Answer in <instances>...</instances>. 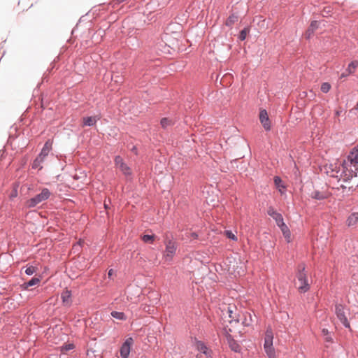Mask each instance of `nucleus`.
<instances>
[{"label":"nucleus","instance_id":"obj_16","mask_svg":"<svg viewBox=\"0 0 358 358\" xmlns=\"http://www.w3.org/2000/svg\"><path fill=\"white\" fill-rule=\"evenodd\" d=\"M119 169L122 172V173L126 176L127 180H131L132 172L131 168L126 163L122 166H120Z\"/></svg>","mask_w":358,"mask_h":358},{"label":"nucleus","instance_id":"obj_31","mask_svg":"<svg viewBox=\"0 0 358 358\" xmlns=\"http://www.w3.org/2000/svg\"><path fill=\"white\" fill-rule=\"evenodd\" d=\"M347 170H349L350 172L354 173V176H357V174L358 173V165L357 166H353L352 164H346V166L345 167Z\"/></svg>","mask_w":358,"mask_h":358},{"label":"nucleus","instance_id":"obj_27","mask_svg":"<svg viewBox=\"0 0 358 358\" xmlns=\"http://www.w3.org/2000/svg\"><path fill=\"white\" fill-rule=\"evenodd\" d=\"M357 66H358V62L352 61L348 64L346 71L348 72V74H351L355 71V70L357 67Z\"/></svg>","mask_w":358,"mask_h":358},{"label":"nucleus","instance_id":"obj_38","mask_svg":"<svg viewBox=\"0 0 358 358\" xmlns=\"http://www.w3.org/2000/svg\"><path fill=\"white\" fill-rule=\"evenodd\" d=\"M130 150L131 152H132L133 153H134L136 155H138V149L136 148V145H133L131 148H130Z\"/></svg>","mask_w":358,"mask_h":358},{"label":"nucleus","instance_id":"obj_26","mask_svg":"<svg viewBox=\"0 0 358 358\" xmlns=\"http://www.w3.org/2000/svg\"><path fill=\"white\" fill-rule=\"evenodd\" d=\"M273 219L275 220L276 225L279 228L281 227L282 226H283L284 224H285V223L284 222L283 217L281 213H279L278 215H276Z\"/></svg>","mask_w":358,"mask_h":358},{"label":"nucleus","instance_id":"obj_28","mask_svg":"<svg viewBox=\"0 0 358 358\" xmlns=\"http://www.w3.org/2000/svg\"><path fill=\"white\" fill-rule=\"evenodd\" d=\"M155 235H150V234H144L142 236L141 239L144 243H152L155 241Z\"/></svg>","mask_w":358,"mask_h":358},{"label":"nucleus","instance_id":"obj_46","mask_svg":"<svg viewBox=\"0 0 358 358\" xmlns=\"http://www.w3.org/2000/svg\"><path fill=\"white\" fill-rule=\"evenodd\" d=\"M352 110H357L358 111V101H357V103L356 104V106L354 107V108L352 109Z\"/></svg>","mask_w":358,"mask_h":358},{"label":"nucleus","instance_id":"obj_12","mask_svg":"<svg viewBox=\"0 0 358 358\" xmlns=\"http://www.w3.org/2000/svg\"><path fill=\"white\" fill-rule=\"evenodd\" d=\"M72 292L69 289L64 290L61 294V299L64 306H70L71 304Z\"/></svg>","mask_w":358,"mask_h":358},{"label":"nucleus","instance_id":"obj_5","mask_svg":"<svg viewBox=\"0 0 358 358\" xmlns=\"http://www.w3.org/2000/svg\"><path fill=\"white\" fill-rule=\"evenodd\" d=\"M273 333L271 327L266 329L264 337V350L268 358H276L273 345Z\"/></svg>","mask_w":358,"mask_h":358},{"label":"nucleus","instance_id":"obj_53","mask_svg":"<svg viewBox=\"0 0 358 358\" xmlns=\"http://www.w3.org/2000/svg\"><path fill=\"white\" fill-rule=\"evenodd\" d=\"M196 358H201V357H199V355H196Z\"/></svg>","mask_w":358,"mask_h":358},{"label":"nucleus","instance_id":"obj_8","mask_svg":"<svg viewBox=\"0 0 358 358\" xmlns=\"http://www.w3.org/2000/svg\"><path fill=\"white\" fill-rule=\"evenodd\" d=\"M224 330L226 331V338H227V343H228L229 347L234 352L240 353L241 352V350H242L241 346L238 343V341H236L234 338V337L227 331L226 328L224 329Z\"/></svg>","mask_w":358,"mask_h":358},{"label":"nucleus","instance_id":"obj_4","mask_svg":"<svg viewBox=\"0 0 358 358\" xmlns=\"http://www.w3.org/2000/svg\"><path fill=\"white\" fill-rule=\"evenodd\" d=\"M52 142L50 140H48L45 143L40 153L38 155V156L36 157V159L32 162L31 168L33 169H38V170L42 169L43 166H41V164L43 162L45 157H47L48 155L49 152L52 149Z\"/></svg>","mask_w":358,"mask_h":358},{"label":"nucleus","instance_id":"obj_7","mask_svg":"<svg viewBox=\"0 0 358 358\" xmlns=\"http://www.w3.org/2000/svg\"><path fill=\"white\" fill-rule=\"evenodd\" d=\"M134 341L132 337H128L125 339L120 346V354L121 358H128L131 352V346Z\"/></svg>","mask_w":358,"mask_h":358},{"label":"nucleus","instance_id":"obj_40","mask_svg":"<svg viewBox=\"0 0 358 358\" xmlns=\"http://www.w3.org/2000/svg\"><path fill=\"white\" fill-rule=\"evenodd\" d=\"M17 195V189L16 188H14V189L13 190L11 194H10V197L13 198V197H16Z\"/></svg>","mask_w":358,"mask_h":358},{"label":"nucleus","instance_id":"obj_9","mask_svg":"<svg viewBox=\"0 0 358 358\" xmlns=\"http://www.w3.org/2000/svg\"><path fill=\"white\" fill-rule=\"evenodd\" d=\"M259 120L264 129L268 131L271 130V123L266 110L262 109L259 111Z\"/></svg>","mask_w":358,"mask_h":358},{"label":"nucleus","instance_id":"obj_21","mask_svg":"<svg viewBox=\"0 0 358 358\" xmlns=\"http://www.w3.org/2000/svg\"><path fill=\"white\" fill-rule=\"evenodd\" d=\"M250 27H244L240 32L238 36V38L241 41H243L245 40L247 35L250 33Z\"/></svg>","mask_w":358,"mask_h":358},{"label":"nucleus","instance_id":"obj_20","mask_svg":"<svg viewBox=\"0 0 358 358\" xmlns=\"http://www.w3.org/2000/svg\"><path fill=\"white\" fill-rule=\"evenodd\" d=\"M110 315L113 318L116 320L125 321L127 319L126 315L123 312L112 311Z\"/></svg>","mask_w":358,"mask_h":358},{"label":"nucleus","instance_id":"obj_42","mask_svg":"<svg viewBox=\"0 0 358 358\" xmlns=\"http://www.w3.org/2000/svg\"><path fill=\"white\" fill-rule=\"evenodd\" d=\"M348 75H349V74H348V72L345 71V72H343V73H341V77H340V78H345V77H347Z\"/></svg>","mask_w":358,"mask_h":358},{"label":"nucleus","instance_id":"obj_36","mask_svg":"<svg viewBox=\"0 0 358 358\" xmlns=\"http://www.w3.org/2000/svg\"><path fill=\"white\" fill-rule=\"evenodd\" d=\"M331 89V85L329 83H323L321 85V91L323 93H327Z\"/></svg>","mask_w":358,"mask_h":358},{"label":"nucleus","instance_id":"obj_29","mask_svg":"<svg viewBox=\"0 0 358 358\" xmlns=\"http://www.w3.org/2000/svg\"><path fill=\"white\" fill-rule=\"evenodd\" d=\"M273 182H274V184L275 185L279 188V187H282V188H285L286 187L282 184V180L281 179V178L280 176H275L273 178Z\"/></svg>","mask_w":358,"mask_h":358},{"label":"nucleus","instance_id":"obj_45","mask_svg":"<svg viewBox=\"0 0 358 358\" xmlns=\"http://www.w3.org/2000/svg\"><path fill=\"white\" fill-rule=\"evenodd\" d=\"M94 351H91V352L88 350L87 351V356L88 357V358H91V353L92 354H94Z\"/></svg>","mask_w":358,"mask_h":358},{"label":"nucleus","instance_id":"obj_23","mask_svg":"<svg viewBox=\"0 0 358 358\" xmlns=\"http://www.w3.org/2000/svg\"><path fill=\"white\" fill-rule=\"evenodd\" d=\"M311 197L316 200H324L327 198V196L323 194L322 192H320V191H315L312 193Z\"/></svg>","mask_w":358,"mask_h":358},{"label":"nucleus","instance_id":"obj_52","mask_svg":"<svg viewBox=\"0 0 358 358\" xmlns=\"http://www.w3.org/2000/svg\"><path fill=\"white\" fill-rule=\"evenodd\" d=\"M348 180H350L349 178H348L347 179H345V181H348Z\"/></svg>","mask_w":358,"mask_h":358},{"label":"nucleus","instance_id":"obj_34","mask_svg":"<svg viewBox=\"0 0 358 358\" xmlns=\"http://www.w3.org/2000/svg\"><path fill=\"white\" fill-rule=\"evenodd\" d=\"M280 213H278L273 206H269L267 209V214L272 218L275 217Z\"/></svg>","mask_w":358,"mask_h":358},{"label":"nucleus","instance_id":"obj_2","mask_svg":"<svg viewBox=\"0 0 358 358\" xmlns=\"http://www.w3.org/2000/svg\"><path fill=\"white\" fill-rule=\"evenodd\" d=\"M305 269L306 266L304 264H301L297 267L296 278L301 284L298 287V290L300 293L307 292L310 287Z\"/></svg>","mask_w":358,"mask_h":358},{"label":"nucleus","instance_id":"obj_10","mask_svg":"<svg viewBox=\"0 0 358 358\" xmlns=\"http://www.w3.org/2000/svg\"><path fill=\"white\" fill-rule=\"evenodd\" d=\"M195 343L196 345V348L200 352L205 355L207 357H212V350L209 349L203 341L196 339Z\"/></svg>","mask_w":358,"mask_h":358},{"label":"nucleus","instance_id":"obj_51","mask_svg":"<svg viewBox=\"0 0 358 358\" xmlns=\"http://www.w3.org/2000/svg\"><path fill=\"white\" fill-rule=\"evenodd\" d=\"M324 12L327 13V14H328L329 13V10H326L325 9L324 10Z\"/></svg>","mask_w":358,"mask_h":358},{"label":"nucleus","instance_id":"obj_11","mask_svg":"<svg viewBox=\"0 0 358 358\" xmlns=\"http://www.w3.org/2000/svg\"><path fill=\"white\" fill-rule=\"evenodd\" d=\"M100 116H86L83 117V127H93L100 120Z\"/></svg>","mask_w":358,"mask_h":358},{"label":"nucleus","instance_id":"obj_33","mask_svg":"<svg viewBox=\"0 0 358 358\" xmlns=\"http://www.w3.org/2000/svg\"><path fill=\"white\" fill-rule=\"evenodd\" d=\"M358 220V216L356 214H352L348 218V225H353L355 224Z\"/></svg>","mask_w":358,"mask_h":358},{"label":"nucleus","instance_id":"obj_35","mask_svg":"<svg viewBox=\"0 0 358 358\" xmlns=\"http://www.w3.org/2000/svg\"><path fill=\"white\" fill-rule=\"evenodd\" d=\"M36 267L33 266H27L24 273L27 275H31L36 272Z\"/></svg>","mask_w":358,"mask_h":358},{"label":"nucleus","instance_id":"obj_39","mask_svg":"<svg viewBox=\"0 0 358 358\" xmlns=\"http://www.w3.org/2000/svg\"><path fill=\"white\" fill-rule=\"evenodd\" d=\"M189 236L192 238V239H198L199 238V235L196 232H192L190 234H189Z\"/></svg>","mask_w":358,"mask_h":358},{"label":"nucleus","instance_id":"obj_43","mask_svg":"<svg viewBox=\"0 0 358 358\" xmlns=\"http://www.w3.org/2000/svg\"><path fill=\"white\" fill-rule=\"evenodd\" d=\"M125 0H114V3L115 4H120L122 2H124Z\"/></svg>","mask_w":358,"mask_h":358},{"label":"nucleus","instance_id":"obj_15","mask_svg":"<svg viewBox=\"0 0 358 358\" xmlns=\"http://www.w3.org/2000/svg\"><path fill=\"white\" fill-rule=\"evenodd\" d=\"M175 124V120L170 117H162L160 120V125L164 130H168Z\"/></svg>","mask_w":358,"mask_h":358},{"label":"nucleus","instance_id":"obj_3","mask_svg":"<svg viewBox=\"0 0 358 358\" xmlns=\"http://www.w3.org/2000/svg\"><path fill=\"white\" fill-rule=\"evenodd\" d=\"M165 250L163 253V256L166 262H171L173 260L174 255L176 253L178 248V243L173 240V237H169L166 234L164 240Z\"/></svg>","mask_w":358,"mask_h":358},{"label":"nucleus","instance_id":"obj_37","mask_svg":"<svg viewBox=\"0 0 358 358\" xmlns=\"http://www.w3.org/2000/svg\"><path fill=\"white\" fill-rule=\"evenodd\" d=\"M226 236L232 241H237V237L235 236V234L230 230L225 231Z\"/></svg>","mask_w":358,"mask_h":358},{"label":"nucleus","instance_id":"obj_50","mask_svg":"<svg viewBox=\"0 0 358 358\" xmlns=\"http://www.w3.org/2000/svg\"><path fill=\"white\" fill-rule=\"evenodd\" d=\"M341 187L342 189H345V188H346V187H345V186H344V185H341Z\"/></svg>","mask_w":358,"mask_h":358},{"label":"nucleus","instance_id":"obj_19","mask_svg":"<svg viewBox=\"0 0 358 358\" xmlns=\"http://www.w3.org/2000/svg\"><path fill=\"white\" fill-rule=\"evenodd\" d=\"M280 229L281 230L282 235H283L285 239L286 240V241L287 243H290L292 241L291 240V231H290L289 227H287V225L286 224H284L283 226L280 227Z\"/></svg>","mask_w":358,"mask_h":358},{"label":"nucleus","instance_id":"obj_1","mask_svg":"<svg viewBox=\"0 0 358 358\" xmlns=\"http://www.w3.org/2000/svg\"><path fill=\"white\" fill-rule=\"evenodd\" d=\"M50 196V191L48 188L43 187L39 194L27 200L25 207L27 208H34L36 207L38 204L48 200Z\"/></svg>","mask_w":358,"mask_h":358},{"label":"nucleus","instance_id":"obj_17","mask_svg":"<svg viewBox=\"0 0 358 358\" xmlns=\"http://www.w3.org/2000/svg\"><path fill=\"white\" fill-rule=\"evenodd\" d=\"M41 282V279L39 278L34 277L31 280L27 282H24L22 285V288L23 289H28L29 287L34 286L38 284Z\"/></svg>","mask_w":358,"mask_h":358},{"label":"nucleus","instance_id":"obj_13","mask_svg":"<svg viewBox=\"0 0 358 358\" xmlns=\"http://www.w3.org/2000/svg\"><path fill=\"white\" fill-rule=\"evenodd\" d=\"M319 27V22L313 20L310 22V26L306 31V38L310 39L316 29Z\"/></svg>","mask_w":358,"mask_h":358},{"label":"nucleus","instance_id":"obj_6","mask_svg":"<svg viewBox=\"0 0 358 358\" xmlns=\"http://www.w3.org/2000/svg\"><path fill=\"white\" fill-rule=\"evenodd\" d=\"M344 306L342 304H336L335 306V313L336 315L337 318L339 320L341 323L345 327L350 328V324L348 320V318L345 315V313L344 311Z\"/></svg>","mask_w":358,"mask_h":358},{"label":"nucleus","instance_id":"obj_25","mask_svg":"<svg viewBox=\"0 0 358 358\" xmlns=\"http://www.w3.org/2000/svg\"><path fill=\"white\" fill-rule=\"evenodd\" d=\"M244 316L245 317L242 321V324L245 327H249L252 322V315L250 313L246 312L244 314Z\"/></svg>","mask_w":358,"mask_h":358},{"label":"nucleus","instance_id":"obj_44","mask_svg":"<svg viewBox=\"0 0 358 358\" xmlns=\"http://www.w3.org/2000/svg\"><path fill=\"white\" fill-rule=\"evenodd\" d=\"M103 206H104V208H105L106 210H108V209L110 208V207H109V203H108L106 202V201H104V204H103Z\"/></svg>","mask_w":358,"mask_h":358},{"label":"nucleus","instance_id":"obj_32","mask_svg":"<svg viewBox=\"0 0 358 358\" xmlns=\"http://www.w3.org/2000/svg\"><path fill=\"white\" fill-rule=\"evenodd\" d=\"M75 345L73 343H66L61 346V352H66L74 349Z\"/></svg>","mask_w":358,"mask_h":358},{"label":"nucleus","instance_id":"obj_14","mask_svg":"<svg viewBox=\"0 0 358 358\" xmlns=\"http://www.w3.org/2000/svg\"><path fill=\"white\" fill-rule=\"evenodd\" d=\"M236 309V307L235 306H229L227 308V313L229 315V317L231 319L230 322H235L236 323H238L240 321L239 319V315L234 313V310Z\"/></svg>","mask_w":358,"mask_h":358},{"label":"nucleus","instance_id":"obj_47","mask_svg":"<svg viewBox=\"0 0 358 358\" xmlns=\"http://www.w3.org/2000/svg\"><path fill=\"white\" fill-rule=\"evenodd\" d=\"M349 190L353 192L354 190H355V188H354L353 187H349Z\"/></svg>","mask_w":358,"mask_h":358},{"label":"nucleus","instance_id":"obj_18","mask_svg":"<svg viewBox=\"0 0 358 358\" xmlns=\"http://www.w3.org/2000/svg\"><path fill=\"white\" fill-rule=\"evenodd\" d=\"M348 161L350 164L358 166V152L352 151L348 156Z\"/></svg>","mask_w":358,"mask_h":358},{"label":"nucleus","instance_id":"obj_30","mask_svg":"<svg viewBox=\"0 0 358 358\" xmlns=\"http://www.w3.org/2000/svg\"><path fill=\"white\" fill-rule=\"evenodd\" d=\"M114 162H115V166L117 168H120V166H122V165H124L125 164L122 157L120 155H117L115 157Z\"/></svg>","mask_w":358,"mask_h":358},{"label":"nucleus","instance_id":"obj_48","mask_svg":"<svg viewBox=\"0 0 358 358\" xmlns=\"http://www.w3.org/2000/svg\"><path fill=\"white\" fill-rule=\"evenodd\" d=\"M85 17V15H83L80 18V22L83 20V19Z\"/></svg>","mask_w":358,"mask_h":358},{"label":"nucleus","instance_id":"obj_22","mask_svg":"<svg viewBox=\"0 0 358 358\" xmlns=\"http://www.w3.org/2000/svg\"><path fill=\"white\" fill-rule=\"evenodd\" d=\"M322 335L327 343H333V338L331 337V334L327 329H322Z\"/></svg>","mask_w":358,"mask_h":358},{"label":"nucleus","instance_id":"obj_49","mask_svg":"<svg viewBox=\"0 0 358 358\" xmlns=\"http://www.w3.org/2000/svg\"><path fill=\"white\" fill-rule=\"evenodd\" d=\"M355 150H356V152H358V145L355 148Z\"/></svg>","mask_w":358,"mask_h":358},{"label":"nucleus","instance_id":"obj_24","mask_svg":"<svg viewBox=\"0 0 358 358\" xmlns=\"http://www.w3.org/2000/svg\"><path fill=\"white\" fill-rule=\"evenodd\" d=\"M238 20V16L232 14L226 20L225 24L227 27H231Z\"/></svg>","mask_w":358,"mask_h":358},{"label":"nucleus","instance_id":"obj_41","mask_svg":"<svg viewBox=\"0 0 358 358\" xmlns=\"http://www.w3.org/2000/svg\"><path fill=\"white\" fill-rule=\"evenodd\" d=\"M113 273H114V271L113 269H109L108 271V275L109 278H111L112 275H113Z\"/></svg>","mask_w":358,"mask_h":358}]
</instances>
